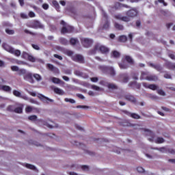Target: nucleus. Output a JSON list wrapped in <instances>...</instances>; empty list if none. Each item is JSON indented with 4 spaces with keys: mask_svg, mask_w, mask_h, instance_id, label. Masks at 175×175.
Wrapping results in <instances>:
<instances>
[{
    "mask_svg": "<svg viewBox=\"0 0 175 175\" xmlns=\"http://www.w3.org/2000/svg\"><path fill=\"white\" fill-rule=\"evenodd\" d=\"M14 111L15 113H23V107H17L15 109H14Z\"/></svg>",
    "mask_w": 175,
    "mask_h": 175,
    "instance_id": "nucleus-55",
    "label": "nucleus"
},
{
    "mask_svg": "<svg viewBox=\"0 0 175 175\" xmlns=\"http://www.w3.org/2000/svg\"><path fill=\"white\" fill-rule=\"evenodd\" d=\"M124 59L126 61L128 64H129V65H135V60H133L132 57L129 55H126L124 57Z\"/></svg>",
    "mask_w": 175,
    "mask_h": 175,
    "instance_id": "nucleus-28",
    "label": "nucleus"
},
{
    "mask_svg": "<svg viewBox=\"0 0 175 175\" xmlns=\"http://www.w3.org/2000/svg\"><path fill=\"white\" fill-rule=\"evenodd\" d=\"M118 80L120 83H126L129 81V75L126 72L121 73L118 75Z\"/></svg>",
    "mask_w": 175,
    "mask_h": 175,
    "instance_id": "nucleus-8",
    "label": "nucleus"
},
{
    "mask_svg": "<svg viewBox=\"0 0 175 175\" xmlns=\"http://www.w3.org/2000/svg\"><path fill=\"white\" fill-rule=\"evenodd\" d=\"M11 54H14V55L16 57H20V55H21V51H20L18 49L16 50L14 48H13V53H11Z\"/></svg>",
    "mask_w": 175,
    "mask_h": 175,
    "instance_id": "nucleus-39",
    "label": "nucleus"
},
{
    "mask_svg": "<svg viewBox=\"0 0 175 175\" xmlns=\"http://www.w3.org/2000/svg\"><path fill=\"white\" fill-rule=\"evenodd\" d=\"M60 24L63 25L61 30L62 33H69L68 28L66 27V23L64 21H61Z\"/></svg>",
    "mask_w": 175,
    "mask_h": 175,
    "instance_id": "nucleus-24",
    "label": "nucleus"
},
{
    "mask_svg": "<svg viewBox=\"0 0 175 175\" xmlns=\"http://www.w3.org/2000/svg\"><path fill=\"white\" fill-rule=\"evenodd\" d=\"M167 152H169V154H172V155H175V149L168 148L167 150Z\"/></svg>",
    "mask_w": 175,
    "mask_h": 175,
    "instance_id": "nucleus-59",
    "label": "nucleus"
},
{
    "mask_svg": "<svg viewBox=\"0 0 175 175\" xmlns=\"http://www.w3.org/2000/svg\"><path fill=\"white\" fill-rule=\"evenodd\" d=\"M102 15L103 18H105V23L103 25V29H105L106 31H107V29H109V28H110V23L109 22V16L107 15V14L106 13V12H105V10H102Z\"/></svg>",
    "mask_w": 175,
    "mask_h": 175,
    "instance_id": "nucleus-3",
    "label": "nucleus"
},
{
    "mask_svg": "<svg viewBox=\"0 0 175 175\" xmlns=\"http://www.w3.org/2000/svg\"><path fill=\"white\" fill-rule=\"evenodd\" d=\"M59 43H61V44H63L64 46H66L68 44V40H66L64 38H60L59 39Z\"/></svg>",
    "mask_w": 175,
    "mask_h": 175,
    "instance_id": "nucleus-34",
    "label": "nucleus"
},
{
    "mask_svg": "<svg viewBox=\"0 0 175 175\" xmlns=\"http://www.w3.org/2000/svg\"><path fill=\"white\" fill-rule=\"evenodd\" d=\"M5 31L8 35H14V30H13V29H10L9 28H5Z\"/></svg>",
    "mask_w": 175,
    "mask_h": 175,
    "instance_id": "nucleus-46",
    "label": "nucleus"
},
{
    "mask_svg": "<svg viewBox=\"0 0 175 175\" xmlns=\"http://www.w3.org/2000/svg\"><path fill=\"white\" fill-rule=\"evenodd\" d=\"M111 57L116 59L120 58V57H121V53L117 51H113L111 53Z\"/></svg>",
    "mask_w": 175,
    "mask_h": 175,
    "instance_id": "nucleus-30",
    "label": "nucleus"
},
{
    "mask_svg": "<svg viewBox=\"0 0 175 175\" xmlns=\"http://www.w3.org/2000/svg\"><path fill=\"white\" fill-rule=\"evenodd\" d=\"M148 98H150V99H152V100H155L157 99H158V96H155V95H152V94H148Z\"/></svg>",
    "mask_w": 175,
    "mask_h": 175,
    "instance_id": "nucleus-58",
    "label": "nucleus"
},
{
    "mask_svg": "<svg viewBox=\"0 0 175 175\" xmlns=\"http://www.w3.org/2000/svg\"><path fill=\"white\" fill-rule=\"evenodd\" d=\"M148 81H157L158 80V77L155 75H149L146 77Z\"/></svg>",
    "mask_w": 175,
    "mask_h": 175,
    "instance_id": "nucleus-27",
    "label": "nucleus"
},
{
    "mask_svg": "<svg viewBox=\"0 0 175 175\" xmlns=\"http://www.w3.org/2000/svg\"><path fill=\"white\" fill-rule=\"evenodd\" d=\"M147 76H150V72H142V75H141V80L142 79H144L146 80L147 79Z\"/></svg>",
    "mask_w": 175,
    "mask_h": 175,
    "instance_id": "nucleus-35",
    "label": "nucleus"
},
{
    "mask_svg": "<svg viewBox=\"0 0 175 175\" xmlns=\"http://www.w3.org/2000/svg\"><path fill=\"white\" fill-rule=\"evenodd\" d=\"M2 47L3 49H4V50H5V51H8V53H10L12 54V53H13V47L9 46L8 44L3 42L2 44Z\"/></svg>",
    "mask_w": 175,
    "mask_h": 175,
    "instance_id": "nucleus-20",
    "label": "nucleus"
},
{
    "mask_svg": "<svg viewBox=\"0 0 175 175\" xmlns=\"http://www.w3.org/2000/svg\"><path fill=\"white\" fill-rule=\"evenodd\" d=\"M125 99L126 100H129V102H132V103H136V98L131 94H126L124 96Z\"/></svg>",
    "mask_w": 175,
    "mask_h": 175,
    "instance_id": "nucleus-25",
    "label": "nucleus"
},
{
    "mask_svg": "<svg viewBox=\"0 0 175 175\" xmlns=\"http://www.w3.org/2000/svg\"><path fill=\"white\" fill-rule=\"evenodd\" d=\"M66 27H67V31L68 33H70L71 32H73V31H75V27H73V26L66 25Z\"/></svg>",
    "mask_w": 175,
    "mask_h": 175,
    "instance_id": "nucleus-44",
    "label": "nucleus"
},
{
    "mask_svg": "<svg viewBox=\"0 0 175 175\" xmlns=\"http://www.w3.org/2000/svg\"><path fill=\"white\" fill-rule=\"evenodd\" d=\"M13 94L18 98H22V99H25V100H28V97L27 96H22L21 92H18V90H14Z\"/></svg>",
    "mask_w": 175,
    "mask_h": 175,
    "instance_id": "nucleus-22",
    "label": "nucleus"
},
{
    "mask_svg": "<svg viewBox=\"0 0 175 175\" xmlns=\"http://www.w3.org/2000/svg\"><path fill=\"white\" fill-rule=\"evenodd\" d=\"M25 111L26 113H31V111H32V107L28 106L27 107H26Z\"/></svg>",
    "mask_w": 175,
    "mask_h": 175,
    "instance_id": "nucleus-62",
    "label": "nucleus"
},
{
    "mask_svg": "<svg viewBox=\"0 0 175 175\" xmlns=\"http://www.w3.org/2000/svg\"><path fill=\"white\" fill-rule=\"evenodd\" d=\"M114 27L116 29H118V31H124V25H120L118 23L115 22Z\"/></svg>",
    "mask_w": 175,
    "mask_h": 175,
    "instance_id": "nucleus-32",
    "label": "nucleus"
},
{
    "mask_svg": "<svg viewBox=\"0 0 175 175\" xmlns=\"http://www.w3.org/2000/svg\"><path fill=\"white\" fill-rule=\"evenodd\" d=\"M52 3H53V6H55L56 10L57 12H59L60 7H59V3H58V1L54 0L52 1Z\"/></svg>",
    "mask_w": 175,
    "mask_h": 175,
    "instance_id": "nucleus-37",
    "label": "nucleus"
},
{
    "mask_svg": "<svg viewBox=\"0 0 175 175\" xmlns=\"http://www.w3.org/2000/svg\"><path fill=\"white\" fill-rule=\"evenodd\" d=\"M98 50L101 54L107 55L110 53V49L105 45H100V44H98Z\"/></svg>",
    "mask_w": 175,
    "mask_h": 175,
    "instance_id": "nucleus-12",
    "label": "nucleus"
},
{
    "mask_svg": "<svg viewBox=\"0 0 175 175\" xmlns=\"http://www.w3.org/2000/svg\"><path fill=\"white\" fill-rule=\"evenodd\" d=\"M65 102H69V103H76V100L72 98H65Z\"/></svg>",
    "mask_w": 175,
    "mask_h": 175,
    "instance_id": "nucleus-60",
    "label": "nucleus"
},
{
    "mask_svg": "<svg viewBox=\"0 0 175 175\" xmlns=\"http://www.w3.org/2000/svg\"><path fill=\"white\" fill-rule=\"evenodd\" d=\"M29 57V55L28 54V53L23 52L22 58H23L24 59H28Z\"/></svg>",
    "mask_w": 175,
    "mask_h": 175,
    "instance_id": "nucleus-51",
    "label": "nucleus"
},
{
    "mask_svg": "<svg viewBox=\"0 0 175 175\" xmlns=\"http://www.w3.org/2000/svg\"><path fill=\"white\" fill-rule=\"evenodd\" d=\"M27 100H29V102H30V103H33L34 105H40L39 102L35 100L34 99L28 98Z\"/></svg>",
    "mask_w": 175,
    "mask_h": 175,
    "instance_id": "nucleus-56",
    "label": "nucleus"
},
{
    "mask_svg": "<svg viewBox=\"0 0 175 175\" xmlns=\"http://www.w3.org/2000/svg\"><path fill=\"white\" fill-rule=\"evenodd\" d=\"M143 85L146 88H157V86H155V85H148V84H147L146 83H144Z\"/></svg>",
    "mask_w": 175,
    "mask_h": 175,
    "instance_id": "nucleus-48",
    "label": "nucleus"
},
{
    "mask_svg": "<svg viewBox=\"0 0 175 175\" xmlns=\"http://www.w3.org/2000/svg\"><path fill=\"white\" fill-rule=\"evenodd\" d=\"M118 66L120 69H128V64L125 63H119Z\"/></svg>",
    "mask_w": 175,
    "mask_h": 175,
    "instance_id": "nucleus-43",
    "label": "nucleus"
},
{
    "mask_svg": "<svg viewBox=\"0 0 175 175\" xmlns=\"http://www.w3.org/2000/svg\"><path fill=\"white\" fill-rule=\"evenodd\" d=\"M72 59L74 62H78L79 64H84V57L80 54H75L72 56Z\"/></svg>",
    "mask_w": 175,
    "mask_h": 175,
    "instance_id": "nucleus-9",
    "label": "nucleus"
},
{
    "mask_svg": "<svg viewBox=\"0 0 175 175\" xmlns=\"http://www.w3.org/2000/svg\"><path fill=\"white\" fill-rule=\"evenodd\" d=\"M23 79L24 80L31 83V84H33L35 83V81L33 80V75H32V73L31 72H26L23 77Z\"/></svg>",
    "mask_w": 175,
    "mask_h": 175,
    "instance_id": "nucleus-13",
    "label": "nucleus"
},
{
    "mask_svg": "<svg viewBox=\"0 0 175 175\" xmlns=\"http://www.w3.org/2000/svg\"><path fill=\"white\" fill-rule=\"evenodd\" d=\"M81 42L83 47H86L87 49H88V47H91L94 44V40L91 38H82Z\"/></svg>",
    "mask_w": 175,
    "mask_h": 175,
    "instance_id": "nucleus-6",
    "label": "nucleus"
},
{
    "mask_svg": "<svg viewBox=\"0 0 175 175\" xmlns=\"http://www.w3.org/2000/svg\"><path fill=\"white\" fill-rule=\"evenodd\" d=\"M99 43L96 44L94 46V49L89 51L88 54L89 55H95L96 54V51L99 50Z\"/></svg>",
    "mask_w": 175,
    "mask_h": 175,
    "instance_id": "nucleus-21",
    "label": "nucleus"
},
{
    "mask_svg": "<svg viewBox=\"0 0 175 175\" xmlns=\"http://www.w3.org/2000/svg\"><path fill=\"white\" fill-rule=\"evenodd\" d=\"M66 55H68V57H70L71 59H72V57H73V55H74L73 51H69V50L66 51Z\"/></svg>",
    "mask_w": 175,
    "mask_h": 175,
    "instance_id": "nucleus-50",
    "label": "nucleus"
},
{
    "mask_svg": "<svg viewBox=\"0 0 175 175\" xmlns=\"http://www.w3.org/2000/svg\"><path fill=\"white\" fill-rule=\"evenodd\" d=\"M38 98L44 103H53L54 102V100L49 98V97H46V96L43 94H39Z\"/></svg>",
    "mask_w": 175,
    "mask_h": 175,
    "instance_id": "nucleus-14",
    "label": "nucleus"
},
{
    "mask_svg": "<svg viewBox=\"0 0 175 175\" xmlns=\"http://www.w3.org/2000/svg\"><path fill=\"white\" fill-rule=\"evenodd\" d=\"M33 77H34L36 81H42V76H40V75L39 74H36V73L33 74Z\"/></svg>",
    "mask_w": 175,
    "mask_h": 175,
    "instance_id": "nucleus-40",
    "label": "nucleus"
},
{
    "mask_svg": "<svg viewBox=\"0 0 175 175\" xmlns=\"http://www.w3.org/2000/svg\"><path fill=\"white\" fill-rule=\"evenodd\" d=\"M103 91V88H92L91 90L88 91V94L90 96H96V95H99Z\"/></svg>",
    "mask_w": 175,
    "mask_h": 175,
    "instance_id": "nucleus-7",
    "label": "nucleus"
},
{
    "mask_svg": "<svg viewBox=\"0 0 175 175\" xmlns=\"http://www.w3.org/2000/svg\"><path fill=\"white\" fill-rule=\"evenodd\" d=\"M53 91L55 94H57V95H64V94H65V92L59 88H54Z\"/></svg>",
    "mask_w": 175,
    "mask_h": 175,
    "instance_id": "nucleus-33",
    "label": "nucleus"
},
{
    "mask_svg": "<svg viewBox=\"0 0 175 175\" xmlns=\"http://www.w3.org/2000/svg\"><path fill=\"white\" fill-rule=\"evenodd\" d=\"M137 16H139V10L136 8L131 7L130 10L126 12L125 16H122L121 14H118L115 16V18L116 20H120L124 23H129L131 18H135V17H137Z\"/></svg>",
    "mask_w": 175,
    "mask_h": 175,
    "instance_id": "nucleus-1",
    "label": "nucleus"
},
{
    "mask_svg": "<svg viewBox=\"0 0 175 175\" xmlns=\"http://www.w3.org/2000/svg\"><path fill=\"white\" fill-rule=\"evenodd\" d=\"M129 85L132 88H140V87H142V85H140V83H137V81L130 82Z\"/></svg>",
    "mask_w": 175,
    "mask_h": 175,
    "instance_id": "nucleus-29",
    "label": "nucleus"
},
{
    "mask_svg": "<svg viewBox=\"0 0 175 175\" xmlns=\"http://www.w3.org/2000/svg\"><path fill=\"white\" fill-rule=\"evenodd\" d=\"M25 33H27V35H31V36H36L38 35V33H33L27 29L24 30Z\"/></svg>",
    "mask_w": 175,
    "mask_h": 175,
    "instance_id": "nucleus-41",
    "label": "nucleus"
},
{
    "mask_svg": "<svg viewBox=\"0 0 175 175\" xmlns=\"http://www.w3.org/2000/svg\"><path fill=\"white\" fill-rule=\"evenodd\" d=\"M70 43L72 46H76L79 43V39L77 38H71L70 39Z\"/></svg>",
    "mask_w": 175,
    "mask_h": 175,
    "instance_id": "nucleus-31",
    "label": "nucleus"
},
{
    "mask_svg": "<svg viewBox=\"0 0 175 175\" xmlns=\"http://www.w3.org/2000/svg\"><path fill=\"white\" fill-rule=\"evenodd\" d=\"M2 25L4 28H12L13 27V25L9 22H3Z\"/></svg>",
    "mask_w": 175,
    "mask_h": 175,
    "instance_id": "nucleus-38",
    "label": "nucleus"
},
{
    "mask_svg": "<svg viewBox=\"0 0 175 175\" xmlns=\"http://www.w3.org/2000/svg\"><path fill=\"white\" fill-rule=\"evenodd\" d=\"M16 64H17V65H27V62L21 60H16Z\"/></svg>",
    "mask_w": 175,
    "mask_h": 175,
    "instance_id": "nucleus-57",
    "label": "nucleus"
},
{
    "mask_svg": "<svg viewBox=\"0 0 175 175\" xmlns=\"http://www.w3.org/2000/svg\"><path fill=\"white\" fill-rule=\"evenodd\" d=\"M119 42L121 43H125L128 40V37L126 36H120L118 39Z\"/></svg>",
    "mask_w": 175,
    "mask_h": 175,
    "instance_id": "nucleus-36",
    "label": "nucleus"
},
{
    "mask_svg": "<svg viewBox=\"0 0 175 175\" xmlns=\"http://www.w3.org/2000/svg\"><path fill=\"white\" fill-rule=\"evenodd\" d=\"M28 27L29 28H33V29H38V28L43 29V28H44V25H42V23L38 21L30 23Z\"/></svg>",
    "mask_w": 175,
    "mask_h": 175,
    "instance_id": "nucleus-5",
    "label": "nucleus"
},
{
    "mask_svg": "<svg viewBox=\"0 0 175 175\" xmlns=\"http://www.w3.org/2000/svg\"><path fill=\"white\" fill-rule=\"evenodd\" d=\"M153 150H157L158 151H160V152H167V149H166L165 147L154 148Z\"/></svg>",
    "mask_w": 175,
    "mask_h": 175,
    "instance_id": "nucleus-42",
    "label": "nucleus"
},
{
    "mask_svg": "<svg viewBox=\"0 0 175 175\" xmlns=\"http://www.w3.org/2000/svg\"><path fill=\"white\" fill-rule=\"evenodd\" d=\"M3 81H5L3 79L0 78V88H10V86L2 85V83H3Z\"/></svg>",
    "mask_w": 175,
    "mask_h": 175,
    "instance_id": "nucleus-47",
    "label": "nucleus"
},
{
    "mask_svg": "<svg viewBox=\"0 0 175 175\" xmlns=\"http://www.w3.org/2000/svg\"><path fill=\"white\" fill-rule=\"evenodd\" d=\"M156 143H159V144L165 143V139L163 137H157Z\"/></svg>",
    "mask_w": 175,
    "mask_h": 175,
    "instance_id": "nucleus-53",
    "label": "nucleus"
},
{
    "mask_svg": "<svg viewBox=\"0 0 175 175\" xmlns=\"http://www.w3.org/2000/svg\"><path fill=\"white\" fill-rule=\"evenodd\" d=\"M164 77H165V79H172V75L170 74L167 73V72L164 74Z\"/></svg>",
    "mask_w": 175,
    "mask_h": 175,
    "instance_id": "nucleus-63",
    "label": "nucleus"
},
{
    "mask_svg": "<svg viewBox=\"0 0 175 175\" xmlns=\"http://www.w3.org/2000/svg\"><path fill=\"white\" fill-rule=\"evenodd\" d=\"M28 120H29V121H33L34 122H44L42 119H38V116L36 115L29 116Z\"/></svg>",
    "mask_w": 175,
    "mask_h": 175,
    "instance_id": "nucleus-18",
    "label": "nucleus"
},
{
    "mask_svg": "<svg viewBox=\"0 0 175 175\" xmlns=\"http://www.w3.org/2000/svg\"><path fill=\"white\" fill-rule=\"evenodd\" d=\"M21 17L23 19L28 18V15L25 13H21Z\"/></svg>",
    "mask_w": 175,
    "mask_h": 175,
    "instance_id": "nucleus-64",
    "label": "nucleus"
},
{
    "mask_svg": "<svg viewBox=\"0 0 175 175\" xmlns=\"http://www.w3.org/2000/svg\"><path fill=\"white\" fill-rule=\"evenodd\" d=\"M148 65L150 66V68H153V69H155V70H157V72H162V71L163 70V67H162L161 64H154V63L149 62L148 63Z\"/></svg>",
    "mask_w": 175,
    "mask_h": 175,
    "instance_id": "nucleus-11",
    "label": "nucleus"
},
{
    "mask_svg": "<svg viewBox=\"0 0 175 175\" xmlns=\"http://www.w3.org/2000/svg\"><path fill=\"white\" fill-rule=\"evenodd\" d=\"M137 170L138 173H144V172H145L144 168H143L142 167H138L137 168Z\"/></svg>",
    "mask_w": 175,
    "mask_h": 175,
    "instance_id": "nucleus-61",
    "label": "nucleus"
},
{
    "mask_svg": "<svg viewBox=\"0 0 175 175\" xmlns=\"http://www.w3.org/2000/svg\"><path fill=\"white\" fill-rule=\"evenodd\" d=\"M49 27H50L51 32H55V31H57V27H55V25H51Z\"/></svg>",
    "mask_w": 175,
    "mask_h": 175,
    "instance_id": "nucleus-54",
    "label": "nucleus"
},
{
    "mask_svg": "<svg viewBox=\"0 0 175 175\" xmlns=\"http://www.w3.org/2000/svg\"><path fill=\"white\" fill-rule=\"evenodd\" d=\"M51 80L54 84H59L60 85H64L65 84V82L64 81L57 77H51Z\"/></svg>",
    "mask_w": 175,
    "mask_h": 175,
    "instance_id": "nucleus-17",
    "label": "nucleus"
},
{
    "mask_svg": "<svg viewBox=\"0 0 175 175\" xmlns=\"http://www.w3.org/2000/svg\"><path fill=\"white\" fill-rule=\"evenodd\" d=\"M22 165L25 167H27V169H30V170H34L35 172H38V169L36 167L32 164L29 163H22Z\"/></svg>",
    "mask_w": 175,
    "mask_h": 175,
    "instance_id": "nucleus-23",
    "label": "nucleus"
},
{
    "mask_svg": "<svg viewBox=\"0 0 175 175\" xmlns=\"http://www.w3.org/2000/svg\"><path fill=\"white\" fill-rule=\"evenodd\" d=\"M118 5L120 6V8H126V9H131V6L126 5V4H124V3H118Z\"/></svg>",
    "mask_w": 175,
    "mask_h": 175,
    "instance_id": "nucleus-52",
    "label": "nucleus"
},
{
    "mask_svg": "<svg viewBox=\"0 0 175 175\" xmlns=\"http://www.w3.org/2000/svg\"><path fill=\"white\" fill-rule=\"evenodd\" d=\"M99 84L107 88H118V86L114 83H110L105 80L100 81Z\"/></svg>",
    "mask_w": 175,
    "mask_h": 175,
    "instance_id": "nucleus-10",
    "label": "nucleus"
},
{
    "mask_svg": "<svg viewBox=\"0 0 175 175\" xmlns=\"http://www.w3.org/2000/svg\"><path fill=\"white\" fill-rule=\"evenodd\" d=\"M74 75H75V76H78L79 77H83V79H88V75H87L86 73H84L79 70H75Z\"/></svg>",
    "mask_w": 175,
    "mask_h": 175,
    "instance_id": "nucleus-16",
    "label": "nucleus"
},
{
    "mask_svg": "<svg viewBox=\"0 0 175 175\" xmlns=\"http://www.w3.org/2000/svg\"><path fill=\"white\" fill-rule=\"evenodd\" d=\"M47 68L49 70H51V72H55V73H59V70L55 67L53 64H48Z\"/></svg>",
    "mask_w": 175,
    "mask_h": 175,
    "instance_id": "nucleus-26",
    "label": "nucleus"
},
{
    "mask_svg": "<svg viewBox=\"0 0 175 175\" xmlns=\"http://www.w3.org/2000/svg\"><path fill=\"white\" fill-rule=\"evenodd\" d=\"M28 61L30 62H36V58H35L33 56L29 55V57L27 58Z\"/></svg>",
    "mask_w": 175,
    "mask_h": 175,
    "instance_id": "nucleus-49",
    "label": "nucleus"
},
{
    "mask_svg": "<svg viewBox=\"0 0 175 175\" xmlns=\"http://www.w3.org/2000/svg\"><path fill=\"white\" fill-rule=\"evenodd\" d=\"M11 70H12V72H17L18 76H25V74L27 73V70L24 68L20 69L17 66H11Z\"/></svg>",
    "mask_w": 175,
    "mask_h": 175,
    "instance_id": "nucleus-4",
    "label": "nucleus"
},
{
    "mask_svg": "<svg viewBox=\"0 0 175 175\" xmlns=\"http://www.w3.org/2000/svg\"><path fill=\"white\" fill-rule=\"evenodd\" d=\"M99 69L101 70L105 75H109L111 77H114L117 72H116V69L113 66H100Z\"/></svg>",
    "mask_w": 175,
    "mask_h": 175,
    "instance_id": "nucleus-2",
    "label": "nucleus"
},
{
    "mask_svg": "<svg viewBox=\"0 0 175 175\" xmlns=\"http://www.w3.org/2000/svg\"><path fill=\"white\" fill-rule=\"evenodd\" d=\"M124 113L126 114V116H129V117L134 118L135 120L140 119V116L137 115V113H132L128 111H124Z\"/></svg>",
    "mask_w": 175,
    "mask_h": 175,
    "instance_id": "nucleus-19",
    "label": "nucleus"
},
{
    "mask_svg": "<svg viewBox=\"0 0 175 175\" xmlns=\"http://www.w3.org/2000/svg\"><path fill=\"white\" fill-rule=\"evenodd\" d=\"M165 61V62L164 64V66H165L167 69H169L170 70H175V63H173L167 60Z\"/></svg>",
    "mask_w": 175,
    "mask_h": 175,
    "instance_id": "nucleus-15",
    "label": "nucleus"
},
{
    "mask_svg": "<svg viewBox=\"0 0 175 175\" xmlns=\"http://www.w3.org/2000/svg\"><path fill=\"white\" fill-rule=\"evenodd\" d=\"M157 92L159 95H161V96H166V93H165V92L162 89H157Z\"/></svg>",
    "mask_w": 175,
    "mask_h": 175,
    "instance_id": "nucleus-45",
    "label": "nucleus"
}]
</instances>
